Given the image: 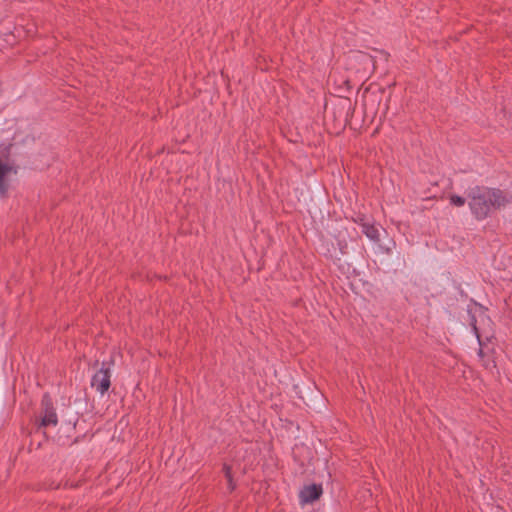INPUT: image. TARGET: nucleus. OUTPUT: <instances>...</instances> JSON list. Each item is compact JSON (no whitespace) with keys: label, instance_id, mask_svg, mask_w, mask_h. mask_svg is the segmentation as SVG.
<instances>
[{"label":"nucleus","instance_id":"obj_2","mask_svg":"<svg viewBox=\"0 0 512 512\" xmlns=\"http://www.w3.org/2000/svg\"><path fill=\"white\" fill-rule=\"evenodd\" d=\"M58 424V416L54 407L52 398L45 393L41 400L40 419L37 428L42 429L48 426H56Z\"/></svg>","mask_w":512,"mask_h":512},{"label":"nucleus","instance_id":"obj_10","mask_svg":"<svg viewBox=\"0 0 512 512\" xmlns=\"http://www.w3.org/2000/svg\"><path fill=\"white\" fill-rule=\"evenodd\" d=\"M354 222L362 227V224L367 223L368 221L366 220L364 215H358L356 218H354Z\"/></svg>","mask_w":512,"mask_h":512},{"label":"nucleus","instance_id":"obj_4","mask_svg":"<svg viewBox=\"0 0 512 512\" xmlns=\"http://www.w3.org/2000/svg\"><path fill=\"white\" fill-rule=\"evenodd\" d=\"M323 493L322 486L320 484H311L304 486V488L300 491V500L302 503H313L318 500Z\"/></svg>","mask_w":512,"mask_h":512},{"label":"nucleus","instance_id":"obj_11","mask_svg":"<svg viewBox=\"0 0 512 512\" xmlns=\"http://www.w3.org/2000/svg\"><path fill=\"white\" fill-rule=\"evenodd\" d=\"M227 483L230 492H233L236 489V483L234 482L233 478L227 479Z\"/></svg>","mask_w":512,"mask_h":512},{"label":"nucleus","instance_id":"obj_6","mask_svg":"<svg viewBox=\"0 0 512 512\" xmlns=\"http://www.w3.org/2000/svg\"><path fill=\"white\" fill-rule=\"evenodd\" d=\"M362 233L369 238L371 241L378 243L380 242L379 229L370 222L362 224Z\"/></svg>","mask_w":512,"mask_h":512},{"label":"nucleus","instance_id":"obj_7","mask_svg":"<svg viewBox=\"0 0 512 512\" xmlns=\"http://www.w3.org/2000/svg\"><path fill=\"white\" fill-rule=\"evenodd\" d=\"M476 322H477L476 317L473 314H470V326L472 327V330H473V332L478 340L479 346H480V348L478 350V356L480 358H484V355H485L484 349H483L484 342L481 339V335L479 333V329L476 325Z\"/></svg>","mask_w":512,"mask_h":512},{"label":"nucleus","instance_id":"obj_5","mask_svg":"<svg viewBox=\"0 0 512 512\" xmlns=\"http://www.w3.org/2000/svg\"><path fill=\"white\" fill-rule=\"evenodd\" d=\"M12 167L6 163L0 164V196L7 197L9 184L6 180V176L9 172H11Z\"/></svg>","mask_w":512,"mask_h":512},{"label":"nucleus","instance_id":"obj_3","mask_svg":"<svg viewBox=\"0 0 512 512\" xmlns=\"http://www.w3.org/2000/svg\"><path fill=\"white\" fill-rule=\"evenodd\" d=\"M91 386L101 395H104L111 386V370L106 362L102 363L101 368L93 375Z\"/></svg>","mask_w":512,"mask_h":512},{"label":"nucleus","instance_id":"obj_8","mask_svg":"<svg viewBox=\"0 0 512 512\" xmlns=\"http://www.w3.org/2000/svg\"><path fill=\"white\" fill-rule=\"evenodd\" d=\"M466 199L459 195H451L450 196V203L456 207H461L465 204Z\"/></svg>","mask_w":512,"mask_h":512},{"label":"nucleus","instance_id":"obj_12","mask_svg":"<svg viewBox=\"0 0 512 512\" xmlns=\"http://www.w3.org/2000/svg\"><path fill=\"white\" fill-rule=\"evenodd\" d=\"M2 163V161L0 160V164Z\"/></svg>","mask_w":512,"mask_h":512},{"label":"nucleus","instance_id":"obj_9","mask_svg":"<svg viewBox=\"0 0 512 512\" xmlns=\"http://www.w3.org/2000/svg\"><path fill=\"white\" fill-rule=\"evenodd\" d=\"M223 472H224V475H225V478L226 479H230V478H233L232 477V469H231V466H229L228 464H224L223 465Z\"/></svg>","mask_w":512,"mask_h":512},{"label":"nucleus","instance_id":"obj_1","mask_svg":"<svg viewBox=\"0 0 512 512\" xmlns=\"http://www.w3.org/2000/svg\"><path fill=\"white\" fill-rule=\"evenodd\" d=\"M468 205L477 220L486 219L493 211L512 202L509 195L497 188L475 186L467 191Z\"/></svg>","mask_w":512,"mask_h":512}]
</instances>
